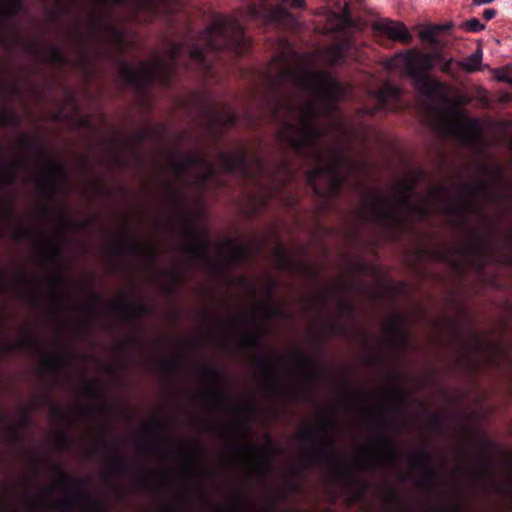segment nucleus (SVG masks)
<instances>
[{
    "label": "nucleus",
    "mask_w": 512,
    "mask_h": 512,
    "mask_svg": "<svg viewBox=\"0 0 512 512\" xmlns=\"http://www.w3.org/2000/svg\"><path fill=\"white\" fill-rule=\"evenodd\" d=\"M182 50V45L173 43L165 55L155 54L151 61H142L137 67L128 63H121L119 65V75L126 83L137 90L145 89L154 81L166 85L170 81Z\"/></svg>",
    "instance_id": "9d476101"
},
{
    "label": "nucleus",
    "mask_w": 512,
    "mask_h": 512,
    "mask_svg": "<svg viewBox=\"0 0 512 512\" xmlns=\"http://www.w3.org/2000/svg\"><path fill=\"white\" fill-rule=\"evenodd\" d=\"M287 57L277 55L269 65L268 74H272L270 85L273 90L286 83L314 93L321 99L334 103L345 98L347 89L324 72H308L301 68H289Z\"/></svg>",
    "instance_id": "39448f33"
},
{
    "label": "nucleus",
    "mask_w": 512,
    "mask_h": 512,
    "mask_svg": "<svg viewBox=\"0 0 512 512\" xmlns=\"http://www.w3.org/2000/svg\"><path fill=\"white\" fill-rule=\"evenodd\" d=\"M404 317L400 314H394L389 317L384 325V342L394 349H404L409 341L410 334L403 328Z\"/></svg>",
    "instance_id": "a211bd4d"
},
{
    "label": "nucleus",
    "mask_w": 512,
    "mask_h": 512,
    "mask_svg": "<svg viewBox=\"0 0 512 512\" xmlns=\"http://www.w3.org/2000/svg\"><path fill=\"white\" fill-rule=\"evenodd\" d=\"M200 40L203 45L196 44L189 50V56L196 61L203 69L209 65L204 59L208 49L219 50L231 48L237 53L245 52L248 46V39L244 35L243 27L233 17H218L211 26L202 32Z\"/></svg>",
    "instance_id": "1a4fd4ad"
},
{
    "label": "nucleus",
    "mask_w": 512,
    "mask_h": 512,
    "mask_svg": "<svg viewBox=\"0 0 512 512\" xmlns=\"http://www.w3.org/2000/svg\"><path fill=\"white\" fill-rule=\"evenodd\" d=\"M234 410L242 417L243 415L253 414L256 411V406L253 403H244L234 407Z\"/></svg>",
    "instance_id": "69168bd1"
},
{
    "label": "nucleus",
    "mask_w": 512,
    "mask_h": 512,
    "mask_svg": "<svg viewBox=\"0 0 512 512\" xmlns=\"http://www.w3.org/2000/svg\"><path fill=\"white\" fill-rule=\"evenodd\" d=\"M15 182V172L9 166L0 165V183L12 185Z\"/></svg>",
    "instance_id": "bf43d9fd"
},
{
    "label": "nucleus",
    "mask_w": 512,
    "mask_h": 512,
    "mask_svg": "<svg viewBox=\"0 0 512 512\" xmlns=\"http://www.w3.org/2000/svg\"><path fill=\"white\" fill-rule=\"evenodd\" d=\"M377 29L386 34L388 38L393 41L409 44L412 40V35L402 22L384 20L377 24Z\"/></svg>",
    "instance_id": "5701e85b"
},
{
    "label": "nucleus",
    "mask_w": 512,
    "mask_h": 512,
    "mask_svg": "<svg viewBox=\"0 0 512 512\" xmlns=\"http://www.w3.org/2000/svg\"><path fill=\"white\" fill-rule=\"evenodd\" d=\"M227 452L233 460L242 463L248 473L263 478L270 470V455L274 453V447L269 442L262 446L238 444Z\"/></svg>",
    "instance_id": "f8f14e48"
},
{
    "label": "nucleus",
    "mask_w": 512,
    "mask_h": 512,
    "mask_svg": "<svg viewBox=\"0 0 512 512\" xmlns=\"http://www.w3.org/2000/svg\"><path fill=\"white\" fill-rule=\"evenodd\" d=\"M442 26H427L420 30L419 38L423 42H427L430 44H437L436 35L440 31Z\"/></svg>",
    "instance_id": "8fccbe9b"
},
{
    "label": "nucleus",
    "mask_w": 512,
    "mask_h": 512,
    "mask_svg": "<svg viewBox=\"0 0 512 512\" xmlns=\"http://www.w3.org/2000/svg\"><path fill=\"white\" fill-rule=\"evenodd\" d=\"M152 133L150 127H144L132 135V137L126 142V145L131 148L135 154H138L139 146L143 140L148 138Z\"/></svg>",
    "instance_id": "37998d69"
},
{
    "label": "nucleus",
    "mask_w": 512,
    "mask_h": 512,
    "mask_svg": "<svg viewBox=\"0 0 512 512\" xmlns=\"http://www.w3.org/2000/svg\"><path fill=\"white\" fill-rule=\"evenodd\" d=\"M404 398L405 391L402 388H392L387 392L386 398L381 403L366 407L365 413L370 418H374L385 411L396 409Z\"/></svg>",
    "instance_id": "aec40b11"
},
{
    "label": "nucleus",
    "mask_w": 512,
    "mask_h": 512,
    "mask_svg": "<svg viewBox=\"0 0 512 512\" xmlns=\"http://www.w3.org/2000/svg\"><path fill=\"white\" fill-rule=\"evenodd\" d=\"M50 442L52 446L58 451L67 449L69 440L67 434L62 430H56L50 435Z\"/></svg>",
    "instance_id": "a18cd8bd"
},
{
    "label": "nucleus",
    "mask_w": 512,
    "mask_h": 512,
    "mask_svg": "<svg viewBox=\"0 0 512 512\" xmlns=\"http://www.w3.org/2000/svg\"><path fill=\"white\" fill-rule=\"evenodd\" d=\"M81 390L87 396H96L98 394V389L93 380L85 381L81 386Z\"/></svg>",
    "instance_id": "338daca9"
},
{
    "label": "nucleus",
    "mask_w": 512,
    "mask_h": 512,
    "mask_svg": "<svg viewBox=\"0 0 512 512\" xmlns=\"http://www.w3.org/2000/svg\"><path fill=\"white\" fill-rule=\"evenodd\" d=\"M289 357L294 361L296 366L301 369V372L310 366H313L314 360L309 357L301 354L297 350H293L289 353Z\"/></svg>",
    "instance_id": "3c124183"
},
{
    "label": "nucleus",
    "mask_w": 512,
    "mask_h": 512,
    "mask_svg": "<svg viewBox=\"0 0 512 512\" xmlns=\"http://www.w3.org/2000/svg\"><path fill=\"white\" fill-rule=\"evenodd\" d=\"M255 363L259 366L258 379L264 387L273 389L275 387L273 376H272V361L271 358L265 355H261L255 359Z\"/></svg>",
    "instance_id": "c85d7f7f"
},
{
    "label": "nucleus",
    "mask_w": 512,
    "mask_h": 512,
    "mask_svg": "<svg viewBox=\"0 0 512 512\" xmlns=\"http://www.w3.org/2000/svg\"><path fill=\"white\" fill-rule=\"evenodd\" d=\"M159 367L166 373H174L184 368V359L180 356L162 357L159 362Z\"/></svg>",
    "instance_id": "4c0bfd02"
},
{
    "label": "nucleus",
    "mask_w": 512,
    "mask_h": 512,
    "mask_svg": "<svg viewBox=\"0 0 512 512\" xmlns=\"http://www.w3.org/2000/svg\"><path fill=\"white\" fill-rule=\"evenodd\" d=\"M100 3L125 4L130 3L136 8H149L153 6L155 0H97Z\"/></svg>",
    "instance_id": "5fc2aeb1"
},
{
    "label": "nucleus",
    "mask_w": 512,
    "mask_h": 512,
    "mask_svg": "<svg viewBox=\"0 0 512 512\" xmlns=\"http://www.w3.org/2000/svg\"><path fill=\"white\" fill-rule=\"evenodd\" d=\"M44 58L46 61L53 64L63 65L66 63V59L58 46H47L44 49Z\"/></svg>",
    "instance_id": "c03bdc74"
},
{
    "label": "nucleus",
    "mask_w": 512,
    "mask_h": 512,
    "mask_svg": "<svg viewBox=\"0 0 512 512\" xmlns=\"http://www.w3.org/2000/svg\"><path fill=\"white\" fill-rule=\"evenodd\" d=\"M49 296L52 301L53 310H61L62 307V289L65 286L63 277L59 274L49 276L45 279Z\"/></svg>",
    "instance_id": "393cba45"
},
{
    "label": "nucleus",
    "mask_w": 512,
    "mask_h": 512,
    "mask_svg": "<svg viewBox=\"0 0 512 512\" xmlns=\"http://www.w3.org/2000/svg\"><path fill=\"white\" fill-rule=\"evenodd\" d=\"M296 438L300 440L310 441L313 444L312 449L308 453V458L312 463L316 459V453L323 448V444L318 445L317 440L319 436L317 435L316 430H313L309 427H304L296 432Z\"/></svg>",
    "instance_id": "2f4dec72"
},
{
    "label": "nucleus",
    "mask_w": 512,
    "mask_h": 512,
    "mask_svg": "<svg viewBox=\"0 0 512 512\" xmlns=\"http://www.w3.org/2000/svg\"><path fill=\"white\" fill-rule=\"evenodd\" d=\"M271 112L274 119L281 121L276 133L280 145L315 166L307 174L308 184L314 193L324 199L336 197L347 175L358 171L360 164L338 145H317V141L333 128L318 120L321 116L330 115L331 107L321 109L317 101L310 100L296 108L290 100H284L273 105Z\"/></svg>",
    "instance_id": "f03ea898"
},
{
    "label": "nucleus",
    "mask_w": 512,
    "mask_h": 512,
    "mask_svg": "<svg viewBox=\"0 0 512 512\" xmlns=\"http://www.w3.org/2000/svg\"><path fill=\"white\" fill-rule=\"evenodd\" d=\"M285 395L291 396L295 399L305 400L306 399V387L300 385L298 387L290 386L284 391Z\"/></svg>",
    "instance_id": "052dcab7"
},
{
    "label": "nucleus",
    "mask_w": 512,
    "mask_h": 512,
    "mask_svg": "<svg viewBox=\"0 0 512 512\" xmlns=\"http://www.w3.org/2000/svg\"><path fill=\"white\" fill-rule=\"evenodd\" d=\"M447 329L453 336L457 365L467 371L474 372L485 366H501L508 361L509 354L502 342L493 340L490 335L473 330L460 333L452 321L447 322Z\"/></svg>",
    "instance_id": "20e7f679"
},
{
    "label": "nucleus",
    "mask_w": 512,
    "mask_h": 512,
    "mask_svg": "<svg viewBox=\"0 0 512 512\" xmlns=\"http://www.w3.org/2000/svg\"><path fill=\"white\" fill-rule=\"evenodd\" d=\"M53 484L65 490L73 489V492L60 499L57 503L50 504L47 499L52 492V487L44 486L40 493L29 496L26 504L33 509L73 511L74 507L77 506L81 512L105 511V505L102 501L92 499L83 491V487L86 484L85 478H71L63 473H59L54 478Z\"/></svg>",
    "instance_id": "6e6552de"
},
{
    "label": "nucleus",
    "mask_w": 512,
    "mask_h": 512,
    "mask_svg": "<svg viewBox=\"0 0 512 512\" xmlns=\"http://www.w3.org/2000/svg\"><path fill=\"white\" fill-rule=\"evenodd\" d=\"M176 454L181 460L182 472L186 477L192 478V472H197L198 475H203L205 471L198 468V461L200 455L195 451H187L183 445H180L176 450Z\"/></svg>",
    "instance_id": "b1692460"
},
{
    "label": "nucleus",
    "mask_w": 512,
    "mask_h": 512,
    "mask_svg": "<svg viewBox=\"0 0 512 512\" xmlns=\"http://www.w3.org/2000/svg\"><path fill=\"white\" fill-rule=\"evenodd\" d=\"M201 401L209 403L213 408H222L226 402V394L223 390L217 388H207L198 393Z\"/></svg>",
    "instance_id": "7c9ffc66"
},
{
    "label": "nucleus",
    "mask_w": 512,
    "mask_h": 512,
    "mask_svg": "<svg viewBox=\"0 0 512 512\" xmlns=\"http://www.w3.org/2000/svg\"><path fill=\"white\" fill-rule=\"evenodd\" d=\"M301 376H302V378L304 380H307V381H314V380H316L317 377H318V372H317V369L315 367V363H313V366L305 368L301 372Z\"/></svg>",
    "instance_id": "774afa93"
},
{
    "label": "nucleus",
    "mask_w": 512,
    "mask_h": 512,
    "mask_svg": "<svg viewBox=\"0 0 512 512\" xmlns=\"http://www.w3.org/2000/svg\"><path fill=\"white\" fill-rule=\"evenodd\" d=\"M176 227L185 243L182 249L194 258H202L207 255L208 242L200 235L197 223L190 213L180 214L175 221Z\"/></svg>",
    "instance_id": "4468645a"
},
{
    "label": "nucleus",
    "mask_w": 512,
    "mask_h": 512,
    "mask_svg": "<svg viewBox=\"0 0 512 512\" xmlns=\"http://www.w3.org/2000/svg\"><path fill=\"white\" fill-rule=\"evenodd\" d=\"M217 164L221 171L226 173H238L243 177L262 181L266 176L273 183L269 190L261 187V195L257 200L255 209L261 208L267 198L274 197L281 186L292 180L293 168L287 161L281 162L273 172H268L262 161L254 157L250 163L247 162V153L243 146L237 147L234 151H222L218 154Z\"/></svg>",
    "instance_id": "0eeeda50"
},
{
    "label": "nucleus",
    "mask_w": 512,
    "mask_h": 512,
    "mask_svg": "<svg viewBox=\"0 0 512 512\" xmlns=\"http://www.w3.org/2000/svg\"><path fill=\"white\" fill-rule=\"evenodd\" d=\"M144 433L154 437L157 441L163 442L165 440V431L167 424L165 420L153 416L141 424Z\"/></svg>",
    "instance_id": "cd10ccee"
},
{
    "label": "nucleus",
    "mask_w": 512,
    "mask_h": 512,
    "mask_svg": "<svg viewBox=\"0 0 512 512\" xmlns=\"http://www.w3.org/2000/svg\"><path fill=\"white\" fill-rule=\"evenodd\" d=\"M482 58V50L478 48L468 57L458 62V66L467 73H473L481 69Z\"/></svg>",
    "instance_id": "f704fd0d"
},
{
    "label": "nucleus",
    "mask_w": 512,
    "mask_h": 512,
    "mask_svg": "<svg viewBox=\"0 0 512 512\" xmlns=\"http://www.w3.org/2000/svg\"><path fill=\"white\" fill-rule=\"evenodd\" d=\"M259 310L263 312L267 317L280 316L281 309L269 305L267 302H263L258 306Z\"/></svg>",
    "instance_id": "0e129e2a"
},
{
    "label": "nucleus",
    "mask_w": 512,
    "mask_h": 512,
    "mask_svg": "<svg viewBox=\"0 0 512 512\" xmlns=\"http://www.w3.org/2000/svg\"><path fill=\"white\" fill-rule=\"evenodd\" d=\"M61 249L57 243L45 241L39 246L37 258L40 261H54L60 256Z\"/></svg>",
    "instance_id": "c9c22d12"
},
{
    "label": "nucleus",
    "mask_w": 512,
    "mask_h": 512,
    "mask_svg": "<svg viewBox=\"0 0 512 512\" xmlns=\"http://www.w3.org/2000/svg\"><path fill=\"white\" fill-rule=\"evenodd\" d=\"M469 469L477 479L488 478L492 474L491 467L485 460L475 462Z\"/></svg>",
    "instance_id": "49530a36"
},
{
    "label": "nucleus",
    "mask_w": 512,
    "mask_h": 512,
    "mask_svg": "<svg viewBox=\"0 0 512 512\" xmlns=\"http://www.w3.org/2000/svg\"><path fill=\"white\" fill-rule=\"evenodd\" d=\"M50 414L52 417L58 419V420H69L70 419V416H69V413L66 409H64L63 407L61 406H58V405H52L50 407Z\"/></svg>",
    "instance_id": "e2e57ef3"
},
{
    "label": "nucleus",
    "mask_w": 512,
    "mask_h": 512,
    "mask_svg": "<svg viewBox=\"0 0 512 512\" xmlns=\"http://www.w3.org/2000/svg\"><path fill=\"white\" fill-rule=\"evenodd\" d=\"M15 350H26L32 353H38L40 344L38 339L28 332H24L23 335L11 342L0 340V352L2 354Z\"/></svg>",
    "instance_id": "4be33fe9"
},
{
    "label": "nucleus",
    "mask_w": 512,
    "mask_h": 512,
    "mask_svg": "<svg viewBox=\"0 0 512 512\" xmlns=\"http://www.w3.org/2000/svg\"><path fill=\"white\" fill-rule=\"evenodd\" d=\"M462 27L470 32H479L485 29V24L477 18H471L463 22Z\"/></svg>",
    "instance_id": "680f3d73"
},
{
    "label": "nucleus",
    "mask_w": 512,
    "mask_h": 512,
    "mask_svg": "<svg viewBox=\"0 0 512 512\" xmlns=\"http://www.w3.org/2000/svg\"><path fill=\"white\" fill-rule=\"evenodd\" d=\"M23 5V0H0V16L8 17L17 14Z\"/></svg>",
    "instance_id": "79ce46f5"
},
{
    "label": "nucleus",
    "mask_w": 512,
    "mask_h": 512,
    "mask_svg": "<svg viewBox=\"0 0 512 512\" xmlns=\"http://www.w3.org/2000/svg\"><path fill=\"white\" fill-rule=\"evenodd\" d=\"M166 165L172 173V179L165 183L166 201L175 207L184 205V189L202 190L216 176V166L204 148L197 147L191 153L171 150L166 157Z\"/></svg>",
    "instance_id": "7ed1b4c3"
},
{
    "label": "nucleus",
    "mask_w": 512,
    "mask_h": 512,
    "mask_svg": "<svg viewBox=\"0 0 512 512\" xmlns=\"http://www.w3.org/2000/svg\"><path fill=\"white\" fill-rule=\"evenodd\" d=\"M249 14L252 17H260L261 16L266 21H269V22H278V21L284 20L285 18L290 16L288 11L281 5L272 6L263 12L260 11V9H258L255 6H250Z\"/></svg>",
    "instance_id": "bb28decb"
},
{
    "label": "nucleus",
    "mask_w": 512,
    "mask_h": 512,
    "mask_svg": "<svg viewBox=\"0 0 512 512\" xmlns=\"http://www.w3.org/2000/svg\"><path fill=\"white\" fill-rule=\"evenodd\" d=\"M251 254V246L238 244L231 239L221 241L216 248V258L223 267L245 263Z\"/></svg>",
    "instance_id": "f3484780"
},
{
    "label": "nucleus",
    "mask_w": 512,
    "mask_h": 512,
    "mask_svg": "<svg viewBox=\"0 0 512 512\" xmlns=\"http://www.w3.org/2000/svg\"><path fill=\"white\" fill-rule=\"evenodd\" d=\"M440 57L439 52L423 53L416 49L409 50L401 56L406 74L418 92L425 97L440 94L445 89L444 84L436 81L429 74L434 66V60L440 59Z\"/></svg>",
    "instance_id": "9b49d317"
},
{
    "label": "nucleus",
    "mask_w": 512,
    "mask_h": 512,
    "mask_svg": "<svg viewBox=\"0 0 512 512\" xmlns=\"http://www.w3.org/2000/svg\"><path fill=\"white\" fill-rule=\"evenodd\" d=\"M274 260L279 266V268L283 270L295 271V272H303L304 264L291 255L285 250L282 246H277L274 249Z\"/></svg>",
    "instance_id": "a878e982"
},
{
    "label": "nucleus",
    "mask_w": 512,
    "mask_h": 512,
    "mask_svg": "<svg viewBox=\"0 0 512 512\" xmlns=\"http://www.w3.org/2000/svg\"><path fill=\"white\" fill-rule=\"evenodd\" d=\"M38 155L47 167V171L36 179V192L42 197L52 198L66 185L68 174L62 165L52 162L44 155L43 151H40Z\"/></svg>",
    "instance_id": "ddd939ff"
},
{
    "label": "nucleus",
    "mask_w": 512,
    "mask_h": 512,
    "mask_svg": "<svg viewBox=\"0 0 512 512\" xmlns=\"http://www.w3.org/2000/svg\"><path fill=\"white\" fill-rule=\"evenodd\" d=\"M401 93L399 86L384 84L380 89L374 92L377 102L383 107L389 101H396Z\"/></svg>",
    "instance_id": "473e14b6"
},
{
    "label": "nucleus",
    "mask_w": 512,
    "mask_h": 512,
    "mask_svg": "<svg viewBox=\"0 0 512 512\" xmlns=\"http://www.w3.org/2000/svg\"><path fill=\"white\" fill-rule=\"evenodd\" d=\"M414 177L401 180L389 195L380 189H372L361 197L359 216L365 220H383L387 225L386 236L397 239L414 221L424 220L434 213L452 216L449 223L454 229L467 233V238L440 251L419 250L420 258L450 262L454 256L475 258L481 269L493 249L495 227L486 219L480 205L472 198L487 195L490 185L485 180L475 183L463 182L457 186L459 199L451 197L450 189L444 185L431 187L417 205L412 203L411 192L416 188Z\"/></svg>",
    "instance_id": "f257e3e1"
},
{
    "label": "nucleus",
    "mask_w": 512,
    "mask_h": 512,
    "mask_svg": "<svg viewBox=\"0 0 512 512\" xmlns=\"http://www.w3.org/2000/svg\"><path fill=\"white\" fill-rule=\"evenodd\" d=\"M431 460V456L426 451H420L408 459V466L410 470L422 469L425 470Z\"/></svg>",
    "instance_id": "a19ab883"
},
{
    "label": "nucleus",
    "mask_w": 512,
    "mask_h": 512,
    "mask_svg": "<svg viewBox=\"0 0 512 512\" xmlns=\"http://www.w3.org/2000/svg\"><path fill=\"white\" fill-rule=\"evenodd\" d=\"M18 124L17 115L10 109H0V126H14Z\"/></svg>",
    "instance_id": "864d4df0"
},
{
    "label": "nucleus",
    "mask_w": 512,
    "mask_h": 512,
    "mask_svg": "<svg viewBox=\"0 0 512 512\" xmlns=\"http://www.w3.org/2000/svg\"><path fill=\"white\" fill-rule=\"evenodd\" d=\"M201 376L207 383L216 384L221 381L220 372L211 364L203 365L201 368Z\"/></svg>",
    "instance_id": "de8ad7c7"
},
{
    "label": "nucleus",
    "mask_w": 512,
    "mask_h": 512,
    "mask_svg": "<svg viewBox=\"0 0 512 512\" xmlns=\"http://www.w3.org/2000/svg\"><path fill=\"white\" fill-rule=\"evenodd\" d=\"M399 459V448L389 437L375 435L369 445L358 449L357 457L350 461L343 460L328 443L316 453L312 463L326 462L337 476H344L349 469H367L372 467L391 466Z\"/></svg>",
    "instance_id": "423d86ee"
},
{
    "label": "nucleus",
    "mask_w": 512,
    "mask_h": 512,
    "mask_svg": "<svg viewBox=\"0 0 512 512\" xmlns=\"http://www.w3.org/2000/svg\"><path fill=\"white\" fill-rule=\"evenodd\" d=\"M350 45L348 42H343L330 46L325 49L324 57L331 65H337L344 62L345 53L349 49Z\"/></svg>",
    "instance_id": "72a5a7b5"
},
{
    "label": "nucleus",
    "mask_w": 512,
    "mask_h": 512,
    "mask_svg": "<svg viewBox=\"0 0 512 512\" xmlns=\"http://www.w3.org/2000/svg\"><path fill=\"white\" fill-rule=\"evenodd\" d=\"M235 122L236 115L229 109H223L221 111L213 109L209 130L212 131L216 128L225 129L233 126Z\"/></svg>",
    "instance_id": "c756f323"
},
{
    "label": "nucleus",
    "mask_w": 512,
    "mask_h": 512,
    "mask_svg": "<svg viewBox=\"0 0 512 512\" xmlns=\"http://www.w3.org/2000/svg\"><path fill=\"white\" fill-rule=\"evenodd\" d=\"M262 330L248 331L238 335L237 344L241 348H255L262 338Z\"/></svg>",
    "instance_id": "e433bc0d"
},
{
    "label": "nucleus",
    "mask_w": 512,
    "mask_h": 512,
    "mask_svg": "<svg viewBox=\"0 0 512 512\" xmlns=\"http://www.w3.org/2000/svg\"><path fill=\"white\" fill-rule=\"evenodd\" d=\"M446 130L450 135L458 138L463 144L475 146L482 138V130L476 119L470 118L465 122L451 118L446 123Z\"/></svg>",
    "instance_id": "dca6fc26"
},
{
    "label": "nucleus",
    "mask_w": 512,
    "mask_h": 512,
    "mask_svg": "<svg viewBox=\"0 0 512 512\" xmlns=\"http://www.w3.org/2000/svg\"><path fill=\"white\" fill-rule=\"evenodd\" d=\"M109 255L120 256L125 253L137 255L152 264L157 259V249L152 243H142L127 236L113 241L108 248Z\"/></svg>",
    "instance_id": "2eb2a0df"
},
{
    "label": "nucleus",
    "mask_w": 512,
    "mask_h": 512,
    "mask_svg": "<svg viewBox=\"0 0 512 512\" xmlns=\"http://www.w3.org/2000/svg\"><path fill=\"white\" fill-rule=\"evenodd\" d=\"M188 503V497L186 494H183L179 497L178 500L164 505L160 508L163 512H172V511H182L186 509V504Z\"/></svg>",
    "instance_id": "6e6d98bb"
},
{
    "label": "nucleus",
    "mask_w": 512,
    "mask_h": 512,
    "mask_svg": "<svg viewBox=\"0 0 512 512\" xmlns=\"http://www.w3.org/2000/svg\"><path fill=\"white\" fill-rule=\"evenodd\" d=\"M108 310L125 320H137L147 315L149 312L146 305L142 303L133 304L122 297L111 301L108 304Z\"/></svg>",
    "instance_id": "6ab92c4d"
},
{
    "label": "nucleus",
    "mask_w": 512,
    "mask_h": 512,
    "mask_svg": "<svg viewBox=\"0 0 512 512\" xmlns=\"http://www.w3.org/2000/svg\"><path fill=\"white\" fill-rule=\"evenodd\" d=\"M220 430L222 435L229 436L238 432L245 431L246 425L243 418L239 416L231 424L222 426Z\"/></svg>",
    "instance_id": "09e8293b"
},
{
    "label": "nucleus",
    "mask_w": 512,
    "mask_h": 512,
    "mask_svg": "<svg viewBox=\"0 0 512 512\" xmlns=\"http://www.w3.org/2000/svg\"><path fill=\"white\" fill-rule=\"evenodd\" d=\"M105 39L109 51L105 52L103 56L108 59L119 57L129 45L124 31L113 27L106 30Z\"/></svg>",
    "instance_id": "412c9836"
},
{
    "label": "nucleus",
    "mask_w": 512,
    "mask_h": 512,
    "mask_svg": "<svg viewBox=\"0 0 512 512\" xmlns=\"http://www.w3.org/2000/svg\"><path fill=\"white\" fill-rule=\"evenodd\" d=\"M13 282L15 284L23 285L33 289L38 284V279L33 276H28L24 273H18L14 276Z\"/></svg>",
    "instance_id": "4d7b16f0"
},
{
    "label": "nucleus",
    "mask_w": 512,
    "mask_h": 512,
    "mask_svg": "<svg viewBox=\"0 0 512 512\" xmlns=\"http://www.w3.org/2000/svg\"><path fill=\"white\" fill-rule=\"evenodd\" d=\"M64 366L62 357L45 355L39 361V368L42 371L54 372L59 371Z\"/></svg>",
    "instance_id": "ea45409f"
},
{
    "label": "nucleus",
    "mask_w": 512,
    "mask_h": 512,
    "mask_svg": "<svg viewBox=\"0 0 512 512\" xmlns=\"http://www.w3.org/2000/svg\"><path fill=\"white\" fill-rule=\"evenodd\" d=\"M334 422L330 417L321 416L318 419L316 432L319 436L321 444L325 447L328 443H332L331 439L328 436V432L333 428Z\"/></svg>",
    "instance_id": "58836bf2"
},
{
    "label": "nucleus",
    "mask_w": 512,
    "mask_h": 512,
    "mask_svg": "<svg viewBox=\"0 0 512 512\" xmlns=\"http://www.w3.org/2000/svg\"><path fill=\"white\" fill-rule=\"evenodd\" d=\"M436 479V472L431 468H427L423 470L422 475L417 480V484L424 488H431L436 483Z\"/></svg>",
    "instance_id": "603ef678"
},
{
    "label": "nucleus",
    "mask_w": 512,
    "mask_h": 512,
    "mask_svg": "<svg viewBox=\"0 0 512 512\" xmlns=\"http://www.w3.org/2000/svg\"><path fill=\"white\" fill-rule=\"evenodd\" d=\"M108 464L109 469L115 473L123 472L127 467L126 462L120 456L117 455L109 457Z\"/></svg>",
    "instance_id": "13d9d810"
}]
</instances>
